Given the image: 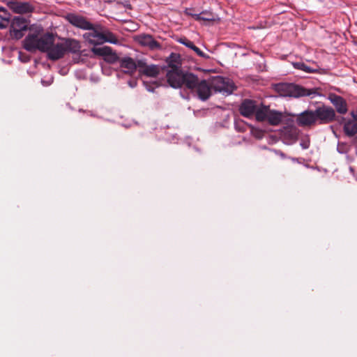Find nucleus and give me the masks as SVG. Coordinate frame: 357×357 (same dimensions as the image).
<instances>
[{
  "mask_svg": "<svg viewBox=\"0 0 357 357\" xmlns=\"http://www.w3.org/2000/svg\"><path fill=\"white\" fill-rule=\"evenodd\" d=\"M273 89L281 97L298 98L308 96L314 98L321 96L319 89H306L294 83H277L273 85Z\"/></svg>",
  "mask_w": 357,
  "mask_h": 357,
  "instance_id": "obj_1",
  "label": "nucleus"
},
{
  "mask_svg": "<svg viewBox=\"0 0 357 357\" xmlns=\"http://www.w3.org/2000/svg\"><path fill=\"white\" fill-rule=\"evenodd\" d=\"M86 31H88L83 34V38L90 45L96 46L105 43L120 44V40L114 33L99 24H92L91 29Z\"/></svg>",
  "mask_w": 357,
  "mask_h": 357,
  "instance_id": "obj_2",
  "label": "nucleus"
},
{
  "mask_svg": "<svg viewBox=\"0 0 357 357\" xmlns=\"http://www.w3.org/2000/svg\"><path fill=\"white\" fill-rule=\"evenodd\" d=\"M166 77L168 84L174 89L191 86L195 82V75L191 73H183L181 70H169Z\"/></svg>",
  "mask_w": 357,
  "mask_h": 357,
  "instance_id": "obj_3",
  "label": "nucleus"
},
{
  "mask_svg": "<svg viewBox=\"0 0 357 357\" xmlns=\"http://www.w3.org/2000/svg\"><path fill=\"white\" fill-rule=\"evenodd\" d=\"M44 45L42 48L43 52L47 54L48 59L51 61H57L63 58L65 55L63 38L59 41L55 42L54 36L50 33L47 38L45 40Z\"/></svg>",
  "mask_w": 357,
  "mask_h": 357,
  "instance_id": "obj_4",
  "label": "nucleus"
},
{
  "mask_svg": "<svg viewBox=\"0 0 357 357\" xmlns=\"http://www.w3.org/2000/svg\"><path fill=\"white\" fill-rule=\"evenodd\" d=\"M195 82L191 86H188L192 92H195L198 98L205 101L208 100L212 94V82L205 79H199L197 75H195Z\"/></svg>",
  "mask_w": 357,
  "mask_h": 357,
  "instance_id": "obj_5",
  "label": "nucleus"
},
{
  "mask_svg": "<svg viewBox=\"0 0 357 357\" xmlns=\"http://www.w3.org/2000/svg\"><path fill=\"white\" fill-rule=\"evenodd\" d=\"M211 82L213 90L223 95H230L236 89L234 82L230 79L222 76L214 77L211 79Z\"/></svg>",
  "mask_w": 357,
  "mask_h": 357,
  "instance_id": "obj_6",
  "label": "nucleus"
},
{
  "mask_svg": "<svg viewBox=\"0 0 357 357\" xmlns=\"http://www.w3.org/2000/svg\"><path fill=\"white\" fill-rule=\"evenodd\" d=\"M49 33H46L40 37L34 33L28 34L23 41L24 48L29 52H33L38 50L43 52L44 50L42 48L45 46L43 41L47 38Z\"/></svg>",
  "mask_w": 357,
  "mask_h": 357,
  "instance_id": "obj_7",
  "label": "nucleus"
},
{
  "mask_svg": "<svg viewBox=\"0 0 357 357\" xmlns=\"http://www.w3.org/2000/svg\"><path fill=\"white\" fill-rule=\"evenodd\" d=\"M317 123L319 124H327L335 120V112L330 106L322 105L314 110Z\"/></svg>",
  "mask_w": 357,
  "mask_h": 357,
  "instance_id": "obj_8",
  "label": "nucleus"
},
{
  "mask_svg": "<svg viewBox=\"0 0 357 357\" xmlns=\"http://www.w3.org/2000/svg\"><path fill=\"white\" fill-rule=\"evenodd\" d=\"M10 32L13 38L20 39L24 36V31L28 28V23L25 18L17 16L15 17L11 21L10 20Z\"/></svg>",
  "mask_w": 357,
  "mask_h": 357,
  "instance_id": "obj_9",
  "label": "nucleus"
},
{
  "mask_svg": "<svg viewBox=\"0 0 357 357\" xmlns=\"http://www.w3.org/2000/svg\"><path fill=\"white\" fill-rule=\"evenodd\" d=\"M6 5L13 12L17 14H28L34 10V6L29 2L9 0L7 1Z\"/></svg>",
  "mask_w": 357,
  "mask_h": 357,
  "instance_id": "obj_10",
  "label": "nucleus"
},
{
  "mask_svg": "<svg viewBox=\"0 0 357 357\" xmlns=\"http://www.w3.org/2000/svg\"><path fill=\"white\" fill-rule=\"evenodd\" d=\"M296 123L300 127H310L317 123L314 111L307 109L296 116Z\"/></svg>",
  "mask_w": 357,
  "mask_h": 357,
  "instance_id": "obj_11",
  "label": "nucleus"
},
{
  "mask_svg": "<svg viewBox=\"0 0 357 357\" xmlns=\"http://www.w3.org/2000/svg\"><path fill=\"white\" fill-rule=\"evenodd\" d=\"M65 18L70 24L79 29L86 30L91 29L92 27L91 22L88 21L86 17L77 14L68 13Z\"/></svg>",
  "mask_w": 357,
  "mask_h": 357,
  "instance_id": "obj_12",
  "label": "nucleus"
},
{
  "mask_svg": "<svg viewBox=\"0 0 357 357\" xmlns=\"http://www.w3.org/2000/svg\"><path fill=\"white\" fill-rule=\"evenodd\" d=\"M91 52L95 55L103 56L105 60L109 63H114L119 59L117 54L108 46L93 47Z\"/></svg>",
  "mask_w": 357,
  "mask_h": 357,
  "instance_id": "obj_13",
  "label": "nucleus"
},
{
  "mask_svg": "<svg viewBox=\"0 0 357 357\" xmlns=\"http://www.w3.org/2000/svg\"><path fill=\"white\" fill-rule=\"evenodd\" d=\"M136 41L141 45L149 48L151 50H159L160 44L149 34H142L136 38Z\"/></svg>",
  "mask_w": 357,
  "mask_h": 357,
  "instance_id": "obj_14",
  "label": "nucleus"
},
{
  "mask_svg": "<svg viewBox=\"0 0 357 357\" xmlns=\"http://www.w3.org/2000/svg\"><path fill=\"white\" fill-rule=\"evenodd\" d=\"M328 99L334 105L336 111L339 114H345L347 112L348 108L347 102L342 96H337L335 93H330Z\"/></svg>",
  "mask_w": 357,
  "mask_h": 357,
  "instance_id": "obj_15",
  "label": "nucleus"
},
{
  "mask_svg": "<svg viewBox=\"0 0 357 357\" xmlns=\"http://www.w3.org/2000/svg\"><path fill=\"white\" fill-rule=\"evenodd\" d=\"M63 43L65 54L71 53L75 54H80L82 45L79 40L75 38H63Z\"/></svg>",
  "mask_w": 357,
  "mask_h": 357,
  "instance_id": "obj_16",
  "label": "nucleus"
},
{
  "mask_svg": "<svg viewBox=\"0 0 357 357\" xmlns=\"http://www.w3.org/2000/svg\"><path fill=\"white\" fill-rule=\"evenodd\" d=\"M257 105L252 100L245 99L240 105L239 111L242 116L250 118L256 112Z\"/></svg>",
  "mask_w": 357,
  "mask_h": 357,
  "instance_id": "obj_17",
  "label": "nucleus"
},
{
  "mask_svg": "<svg viewBox=\"0 0 357 357\" xmlns=\"http://www.w3.org/2000/svg\"><path fill=\"white\" fill-rule=\"evenodd\" d=\"M120 68L123 73L131 75L136 71V62L130 57H124L120 61Z\"/></svg>",
  "mask_w": 357,
  "mask_h": 357,
  "instance_id": "obj_18",
  "label": "nucleus"
},
{
  "mask_svg": "<svg viewBox=\"0 0 357 357\" xmlns=\"http://www.w3.org/2000/svg\"><path fill=\"white\" fill-rule=\"evenodd\" d=\"M168 67L171 68V70L180 69L181 66V56L177 53H171L170 55L165 59Z\"/></svg>",
  "mask_w": 357,
  "mask_h": 357,
  "instance_id": "obj_19",
  "label": "nucleus"
},
{
  "mask_svg": "<svg viewBox=\"0 0 357 357\" xmlns=\"http://www.w3.org/2000/svg\"><path fill=\"white\" fill-rule=\"evenodd\" d=\"M282 120V113L276 110L268 109L266 121L269 124L278 126Z\"/></svg>",
  "mask_w": 357,
  "mask_h": 357,
  "instance_id": "obj_20",
  "label": "nucleus"
},
{
  "mask_svg": "<svg viewBox=\"0 0 357 357\" xmlns=\"http://www.w3.org/2000/svg\"><path fill=\"white\" fill-rule=\"evenodd\" d=\"M293 66L296 69L303 70L307 73H319L321 74L326 73V70L322 68H312L307 66L303 62H295L293 63Z\"/></svg>",
  "mask_w": 357,
  "mask_h": 357,
  "instance_id": "obj_21",
  "label": "nucleus"
},
{
  "mask_svg": "<svg viewBox=\"0 0 357 357\" xmlns=\"http://www.w3.org/2000/svg\"><path fill=\"white\" fill-rule=\"evenodd\" d=\"M161 70V67L158 65H148L145 69L140 70V73L150 77H157Z\"/></svg>",
  "mask_w": 357,
  "mask_h": 357,
  "instance_id": "obj_22",
  "label": "nucleus"
},
{
  "mask_svg": "<svg viewBox=\"0 0 357 357\" xmlns=\"http://www.w3.org/2000/svg\"><path fill=\"white\" fill-rule=\"evenodd\" d=\"M181 44L185 45V47H188L190 49H192L193 51H195L197 54L202 58L207 57L206 55L195 44L190 40L187 39L186 38H180L178 40Z\"/></svg>",
  "mask_w": 357,
  "mask_h": 357,
  "instance_id": "obj_23",
  "label": "nucleus"
},
{
  "mask_svg": "<svg viewBox=\"0 0 357 357\" xmlns=\"http://www.w3.org/2000/svg\"><path fill=\"white\" fill-rule=\"evenodd\" d=\"M343 130L346 135L353 137L357 134V123L349 120L344 124Z\"/></svg>",
  "mask_w": 357,
  "mask_h": 357,
  "instance_id": "obj_24",
  "label": "nucleus"
},
{
  "mask_svg": "<svg viewBox=\"0 0 357 357\" xmlns=\"http://www.w3.org/2000/svg\"><path fill=\"white\" fill-rule=\"evenodd\" d=\"M10 14L6 9L0 7V29L6 28L10 24Z\"/></svg>",
  "mask_w": 357,
  "mask_h": 357,
  "instance_id": "obj_25",
  "label": "nucleus"
},
{
  "mask_svg": "<svg viewBox=\"0 0 357 357\" xmlns=\"http://www.w3.org/2000/svg\"><path fill=\"white\" fill-rule=\"evenodd\" d=\"M195 19L197 21H214L215 20V15L211 12V11H208V10H204V11H202L200 13H198V14H193L192 15Z\"/></svg>",
  "mask_w": 357,
  "mask_h": 357,
  "instance_id": "obj_26",
  "label": "nucleus"
},
{
  "mask_svg": "<svg viewBox=\"0 0 357 357\" xmlns=\"http://www.w3.org/2000/svg\"><path fill=\"white\" fill-rule=\"evenodd\" d=\"M268 109V107L266 106H264L261 107H257L256 109V112H255L254 114L256 120L259 122L266 121Z\"/></svg>",
  "mask_w": 357,
  "mask_h": 357,
  "instance_id": "obj_27",
  "label": "nucleus"
},
{
  "mask_svg": "<svg viewBox=\"0 0 357 357\" xmlns=\"http://www.w3.org/2000/svg\"><path fill=\"white\" fill-rule=\"evenodd\" d=\"M143 84L146 90L150 92H153L155 89L159 86V84L157 82L150 83L149 82L144 81Z\"/></svg>",
  "mask_w": 357,
  "mask_h": 357,
  "instance_id": "obj_28",
  "label": "nucleus"
},
{
  "mask_svg": "<svg viewBox=\"0 0 357 357\" xmlns=\"http://www.w3.org/2000/svg\"><path fill=\"white\" fill-rule=\"evenodd\" d=\"M136 65H137V68L138 67L139 68V72H140V70L145 69V68L148 66V65H146V63L145 62L144 60H138L136 62Z\"/></svg>",
  "mask_w": 357,
  "mask_h": 357,
  "instance_id": "obj_29",
  "label": "nucleus"
},
{
  "mask_svg": "<svg viewBox=\"0 0 357 357\" xmlns=\"http://www.w3.org/2000/svg\"><path fill=\"white\" fill-rule=\"evenodd\" d=\"M300 145L303 149H307L310 146V141L308 139L302 140L300 143Z\"/></svg>",
  "mask_w": 357,
  "mask_h": 357,
  "instance_id": "obj_30",
  "label": "nucleus"
},
{
  "mask_svg": "<svg viewBox=\"0 0 357 357\" xmlns=\"http://www.w3.org/2000/svg\"><path fill=\"white\" fill-rule=\"evenodd\" d=\"M52 82H53V79L52 77L50 78V79L48 81H45L44 79L41 80V82L44 86H49L52 83Z\"/></svg>",
  "mask_w": 357,
  "mask_h": 357,
  "instance_id": "obj_31",
  "label": "nucleus"
},
{
  "mask_svg": "<svg viewBox=\"0 0 357 357\" xmlns=\"http://www.w3.org/2000/svg\"><path fill=\"white\" fill-rule=\"evenodd\" d=\"M351 116L354 118V119L357 121V109L355 112H351Z\"/></svg>",
  "mask_w": 357,
  "mask_h": 357,
  "instance_id": "obj_32",
  "label": "nucleus"
},
{
  "mask_svg": "<svg viewBox=\"0 0 357 357\" xmlns=\"http://www.w3.org/2000/svg\"><path fill=\"white\" fill-rule=\"evenodd\" d=\"M129 84L131 87H135L136 86V82L132 83L131 82H129Z\"/></svg>",
  "mask_w": 357,
  "mask_h": 357,
  "instance_id": "obj_33",
  "label": "nucleus"
}]
</instances>
